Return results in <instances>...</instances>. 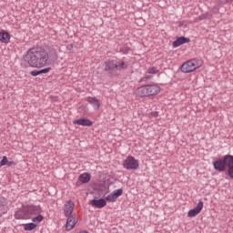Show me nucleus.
Returning <instances> with one entry per match:
<instances>
[{"instance_id":"c9c22d12","label":"nucleus","mask_w":233,"mask_h":233,"mask_svg":"<svg viewBox=\"0 0 233 233\" xmlns=\"http://www.w3.org/2000/svg\"><path fill=\"white\" fill-rule=\"evenodd\" d=\"M228 3H229V1H233V0H226Z\"/></svg>"},{"instance_id":"dca6fc26","label":"nucleus","mask_w":233,"mask_h":233,"mask_svg":"<svg viewBox=\"0 0 233 233\" xmlns=\"http://www.w3.org/2000/svg\"><path fill=\"white\" fill-rule=\"evenodd\" d=\"M127 68H128V63L120 60V61H116V70L117 72H121V70H127Z\"/></svg>"},{"instance_id":"1a4fd4ad","label":"nucleus","mask_w":233,"mask_h":233,"mask_svg":"<svg viewBox=\"0 0 233 233\" xmlns=\"http://www.w3.org/2000/svg\"><path fill=\"white\" fill-rule=\"evenodd\" d=\"M187 43H190V38L185 36H177L175 41H173V48H177V46H181V45H187Z\"/></svg>"},{"instance_id":"393cba45","label":"nucleus","mask_w":233,"mask_h":233,"mask_svg":"<svg viewBox=\"0 0 233 233\" xmlns=\"http://www.w3.org/2000/svg\"><path fill=\"white\" fill-rule=\"evenodd\" d=\"M5 165H8V157H6V156H4L2 160L0 161V167H5Z\"/></svg>"},{"instance_id":"f3484780","label":"nucleus","mask_w":233,"mask_h":233,"mask_svg":"<svg viewBox=\"0 0 233 233\" xmlns=\"http://www.w3.org/2000/svg\"><path fill=\"white\" fill-rule=\"evenodd\" d=\"M226 176H228L230 179H233V156L231 157V160L229 161V164L228 165V170L226 172Z\"/></svg>"},{"instance_id":"4be33fe9","label":"nucleus","mask_w":233,"mask_h":233,"mask_svg":"<svg viewBox=\"0 0 233 233\" xmlns=\"http://www.w3.org/2000/svg\"><path fill=\"white\" fill-rule=\"evenodd\" d=\"M119 52H121V54H128V52H130V47L128 46V45L124 44L123 46H121Z\"/></svg>"},{"instance_id":"aec40b11","label":"nucleus","mask_w":233,"mask_h":233,"mask_svg":"<svg viewBox=\"0 0 233 233\" xmlns=\"http://www.w3.org/2000/svg\"><path fill=\"white\" fill-rule=\"evenodd\" d=\"M45 219V217L39 213L36 217L32 218L33 223H41Z\"/></svg>"},{"instance_id":"5701e85b","label":"nucleus","mask_w":233,"mask_h":233,"mask_svg":"<svg viewBox=\"0 0 233 233\" xmlns=\"http://www.w3.org/2000/svg\"><path fill=\"white\" fill-rule=\"evenodd\" d=\"M120 196H123V188H118L113 191V198H115L116 200Z\"/></svg>"},{"instance_id":"bb28decb","label":"nucleus","mask_w":233,"mask_h":233,"mask_svg":"<svg viewBox=\"0 0 233 233\" xmlns=\"http://www.w3.org/2000/svg\"><path fill=\"white\" fill-rule=\"evenodd\" d=\"M148 74H157L159 70H157V67L152 66L147 69Z\"/></svg>"},{"instance_id":"a878e982","label":"nucleus","mask_w":233,"mask_h":233,"mask_svg":"<svg viewBox=\"0 0 233 233\" xmlns=\"http://www.w3.org/2000/svg\"><path fill=\"white\" fill-rule=\"evenodd\" d=\"M4 207H6V199L0 196V208H4Z\"/></svg>"},{"instance_id":"20e7f679","label":"nucleus","mask_w":233,"mask_h":233,"mask_svg":"<svg viewBox=\"0 0 233 233\" xmlns=\"http://www.w3.org/2000/svg\"><path fill=\"white\" fill-rule=\"evenodd\" d=\"M233 155H226L222 158L213 161V167L217 172H225L228 167Z\"/></svg>"},{"instance_id":"9d476101","label":"nucleus","mask_w":233,"mask_h":233,"mask_svg":"<svg viewBox=\"0 0 233 233\" xmlns=\"http://www.w3.org/2000/svg\"><path fill=\"white\" fill-rule=\"evenodd\" d=\"M74 125H79L80 127H92L94 122L88 118H79L73 121Z\"/></svg>"},{"instance_id":"473e14b6","label":"nucleus","mask_w":233,"mask_h":233,"mask_svg":"<svg viewBox=\"0 0 233 233\" xmlns=\"http://www.w3.org/2000/svg\"><path fill=\"white\" fill-rule=\"evenodd\" d=\"M199 21H203V19H207V15H201L200 16H198Z\"/></svg>"},{"instance_id":"f03ea898","label":"nucleus","mask_w":233,"mask_h":233,"mask_svg":"<svg viewBox=\"0 0 233 233\" xmlns=\"http://www.w3.org/2000/svg\"><path fill=\"white\" fill-rule=\"evenodd\" d=\"M43 212L41 206L27 205L15 213V219H32V216H37Z\"/></svg>"},{"instance_id":"7ed1b4c3","label":"nucleus","mask_w":233,"mask_h":233,"mask_svg":"<svg viewBox=\"0 0 233 233\" xmlns=\"http://www.w3.org/2000/svg\"><path fill=\"white\" fill-rule=\"evenodd\" d=\"M161 92V87L157 85L141 86L137 89V95L139 97H148L150 96H157Z\"/></svg>"},{"instance_id":"6ab92c4d","label":"nucleus","mask_w":233,"mask_h":233,"mask_svg":"<svg viewBox=\"0 0 233 233\" xmlns=\"http://www.w3.org/2000/svg\"><path fill=\"white\" fill-rule=\"evenodd\" d=\"M35 228H37V224L34 222L24 224V230L30 232L32 230H35Z\"/></svg>"},{"instance_id":"f8f14e48","label":"nucleus","mask_w":233,"mask_h":233,"mask_svg":"<svg viewBox=\"0 0 233 233\" xmlns=\"http://www.w3.org/2000/svg\"><path fill=\"white\" fill-rule=\"evenodd\" d=\"M92 207H96V208H103L106 207V198H99V199H92L91 200Z\"/></svg>"},{"instance_id":"f704fd0d","label":"nucleus","mask_w":233,"mask_h":233,"mask_svg":"<svg viewBox=\"0 0 233 233\" xmlns=\"http://www.w3.org/2000/svg\"><path fill=\"white\" fill-rule=\"evenodd\" d=\"M4 214H6V209H3V211L0 212V218H2Z\"/></svg>"},{"instance_id":"0eeeda50","label":"nucleus","mask_w":233,"mask_h":233,"mask_svg":"<svg viewBox=\"0 0 233 233\" xmlns=\"http://www.w3.org/2000/svg\"><path fill=\"white\" fill-rule=\"evenodd\" d=\"M197 68H199V66H198V60L196 59L187 61L180 66V70L184 74H190V72H194Z\"/></svg>"},{"instance_id":"39448f33","label":"nucleus","mask_w":233,"mask_h":233,"mask_svg":"<svg viewBox=\"0 0 233 233\" xmlns=\"http://www.w3.org/2000/svg\"><path fill=\"white\" fill-rule=\"evenodd\" d=\"M107 77H116L117 74V61L116 60H107L104 62V70Z\"/></svg>"},{"instance_id":"423d86ee","label":"nucleus","mask_w":233,"mask_h":233,"mask_svg":"<svg viewBox=\"0 0 233 233\" xmlns=\"http://www.w3.org/2000/svg\"><path fill=\"white\" fill-rule=\"evenodd\" d=\"M123 167L127 170H137L139 168V161L136 157L129 156L124 160Z\"/></svg>"},{"instance_id":"9b49d317","label":"nucleus","mask_w":233,"mask_h":233,"mask_svg":"<svg viewBox=\"0 0 233 233\" xmlns=\"http://www.w3.org/2000/svg\"><path fill=\"white\" fill-rule=\"evenodd\" d=\"M72 212H74V203L72 202V200H68L65 204V209H64L66 218H70V216H72Z\"/></svg>"},{"instance_id":"7c9ffc66","label":"nucleus","mask_w":233,"mask_h":233,"mask_svg":"<svg viewBox=\"0 0 233 233\" xmlns=\"http://www.w3.org/2000/svg\"><path fill=\"white\" fill-rule=\"evenodd\" d=\"M15 167V161H7V167Z\"/></svg>"},{"instance_id":"2f4dec72","label":"nucleus","mask_w":233,"mask_h":233,"mask_svg":"<svg viewBox=\"0 0 233 233\" xmlns=\"http://www.w3.org/2000/svg\"><path fill=\"white\" fill-rule=\"evenodd\" d=\"M151 116L153 117H157L159 116V113H157V111L151 112Z\"/></svg>"},{"instance_id":"cd10ccee","label":"nucleus","mask_w":233,"mask_h":233,"mask_svg":"<svg viewBox=\"0 0 233 233\" xmlns=\"http://www.w3.org/2000/svg\"><path fill=\"white\" fill-rule=\"evenodd\" d=\"M30 76H33V77H37V76H41L40 70H33L30 72Z\"/></svg>"},{"instance_id":"4468645a","label":"nucleus","mask_w":233,"mask_h":233,"mask_svg":"<svg viewBox=\"0 0 233 233\" xmlns=\"http://www.w3.org/2000/svg\"><path fill=\"white\" fill-rule=\"evenodd\" d=\"M10 33L6 31L0 32V41L1 43H5V45L10 43Z\"/></svg>"},{"instance_id":"412c9836","label":"nucleus","mask_w":233,"mask_h":233,"mask_svg":"<svg viewBox=\"0 0 233 233\" xmlns=\"http://www.w3.org/2000/svg\"><path fill=\"white\" fill-rule=\"evenodd\" d=\"M98 191L102 192V194L106 196V194H108V192H110V188L105 185H102L98 187Z\"/></svg>"},{"instance_id":"f257e3e1","label":"nucleus","mask_w":233,"mask_h":233,"mask_svg":"<svg viewBox=\"0 0 233 233\" xmlns=\"http://www.w3.org/2000/svg\"><path fill=\"white\" fill-rule=\"evenodd\" d=\"M57 59H59V55H57V49L54 46H50L48 51L43 47H33L24 56V61L33 68H43L50 63H56Z\"/></svg>"},{"instance_id":"72a5a7b5","label":"nucleus","mask_w":233,"mask_h":233,"mask_svg":"<svg viewBox=\"0 0 233 233\" xmlns=\"http://www.w3.org/2000/svg\"><path fill=\"white\" fill-rule=\"evenodd\" d=\"M66 48H67V50H73L74 49V45L69 44V45L66 46Z\"/></svg>"},{"instance_id":"c756f323","label":"nucleus","mask_w":233,"mask_h":233,"mask_svg":"<svg viewBox=\"0 0 233 233\" xmlns=\"http://www.w3.org/2000/svg\"><path fill=\"white\" fill-rule=\"evenodd\" d=\"M148 79H150V76H144L140 78L139 83H143V81H148Z\"/></svg>"},{"instance_id":"b1692460","label":"nucleus","mask_w":233,"mask_h":233,"mask_svg":"<svg viewBox=\"0 0 233 233\" xmlns=\"http://www.w3.org/2000/svg\"><path fill=\"white\" fill-rule=\"evenodd\" d=\"M106 201H108L109 203H115L116 198H114V193H111L106 197Z\"/></svg>"},{"instance_id":"c85d7f7f","label":"nucleus","mask_w":233,"mask_h":233,"mask_svg":"<svg viewBox=\"0 0 233 233\" xmlns=\"http://www.w3.org/2000/svg\"><path fill=\"white\" fill-rule=\"evenodd\" d=\"M50 70H52V68H50V67H46V68L41 69L40 70V75L41 74H48V72H50Z\"/></svg>"},{"instance_id":"ddd939ff","label":"nucleus","mask_w":233,"mask_h":233,"mask_svg":"<svg viewBox=\"0 0 233 233\" xmlns=\"http://www.w3.org/2000/svg\"><path fill=\"white\" fill-rule=\"evenodd\" d=\"M77 223V218L74 216L67 217L66 224V230L70 231L76 224Z\"/></svg>"},{"instance_id":"a211bd4d","label":"nucleus","mask_w":233,"mask_h":233,"mask_svg":"<svg viewBox=\"0 0 233 233\" xmlns=\"http://www.w3.org/2000/svg\"><path fill=\"white\" fill-rule=\"evenodd\" d=\"M92 177L88 173H83L78 177V179L81 183H88Z\"/></svg>"},{"instance_id":"e433bc0d","label":"nucleus","mask_w":233,"mask_h":233,"mask_svg":"<svg viewBox=\"0 0 233 233\" xmlns=\"http://www.w3.org/2000/svg\"><path fill=\"white\" fill-rule=\"evenodd\" d=\"M109 1H115V0H109Z\"/></svg>"},{"instance_id":"2eb2a0df","label":"nucleus","mask_w":233,"mask_h":233,"mask_svg":"<svg viewBox=\"0 0 233 233\" xmlns=\"http://www.w3.org/2000/svg\"><path fill=\"white\" fill-rule=\"evenodd\" d=\"M87 103H90V105L94 106L95 110H99V106H101V105L99 104V100H97V98L96 97H87Z\"/></svg>"},{"instance_id":"6e6552de","label":"nucleus","mask_w":233,"mask_h":233,"mask_svg":"<svg viewBox=\"0 0 233 233\" xmlns=\"http://www.w3.org/2000/svg\"><path fill=\"white\" fill-rule=\"evenodd\" d=\"M201 210H203V202L201 200H199V202L197 204V206L187 212V217L188 218H196V216H198V214H199L201 212Z\"/></svg>"}]
</instances>
